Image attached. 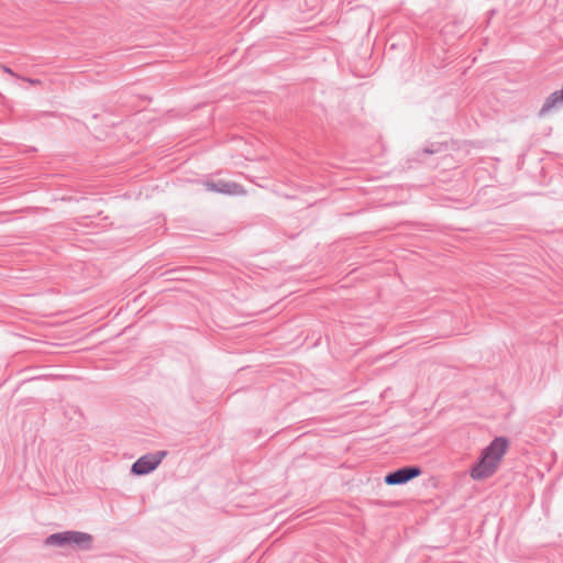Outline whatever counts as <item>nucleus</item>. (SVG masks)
<instances>
[{"instance_id":"nucleus-1","label":"nucleus","mask_w":563,"mask_h":563,"mask_svg":"<svg viewBox=\"0 0 563 563\" xmlns=\"http://www.w3.org/2000/svg\"><path fill=\"white\" fill-rule=\"evenodd\" d=\"M508 440L504 437L495 438L481 453L477 462L471 470V477L476 481L490 477L506 453Z\"/></svg>"},{"instance_id":"nucleus-2","label":"nucleus","mask_w":563,"mask_h":563,"mask_svg":"<svg viewBox=\"0 0 563 563\" xmlns=\"http://www.w3.org/2000/svg\"><path fill=\"white\" fill-rule=\"evenodd\" d=\"M92 537L81 531H63L48 536L44 540L46 547H68L77 545L80 549L88 550L91 548Z\"/></svg>"},{"instance_id":"nucleus-3","label":"nucleus","mask_w":563,"mask_h":563,"mask_svg":"<svg viewBox=\"0 0 563 563\" xmlns=\"http://www.w3.org/2000/svg\"><path fill=\"white\" fill-rule=\"evenodd\" d=\"M165 455V451H157L141 456L132 464L131 473L139 476L151 473L161 464Z\"/></svg>"},{"instance_id":"nucleus-4","label":"nucleus","mask_w":563,"mask_h":563,"mask_svg":"<svg viewBox=\"0 0 563 563\" xmlns=\"http://www.w3.org/2000/svg\"><path fill=\"white\" fill-rule=\"evenodd\" d=\"M422 474V470L417 465H409L400 467L396 471L388 473L385 476L384 482L389 486L395 485H404L410 482L411 479L420 476Z\"/></svg>"},{"instance_id":"nucleus-5","label":"nucleus","mask_w":563,"mask_h":563,"mask_svg":"<svg viewBox=\"0 0 563 563\" xmlns=\"http://www.w3.org/2000/svg\"><path fill=\"white\" fill-rule=\"evenodd\" d=\"M205 187L207 190L230 196H239L245 194L244 188L240 184L222 179L207 180L205 181Z\"/></svg>"},{"instance_id":"nucleus-6","label":"nucleus","mask_w":563,"mask_h":563,"mask_svg":"<svg viewBox=\"0 0 563 563\" xmlns=\"http://www.w3.org/2000/svg\"><path fill=\"white\" fill-rule=\"evenodd\" d=\"M445 150H446V145L444 143H435V144H431L430 146H426L422 150V152L424 154H435V153H440Z\"/></svg>"},{"instance_id":"nucleus-7","label":"nucleus","mask_w":563,"mask_h":563,"mask_svg":"<svg viewBox=\"0 0 563 563\" xmlns=\"http://www.w3.org/2000/svg\"><path fill=\"white\" fill-rule=\"evenodd\" d=\"M25 80L27 82H30L31 85H40L41 84L40 79L26 78Z\"/></svg>"},{"instance_id":"nucleus-8","label":"nucleus","mask_w":563,"mask_h":563,"mask_svg":"<svg viewBox=\"0 0 563 563\" xmlns=\"http://www.w3.org/2000/svg\"><path fill=\"white\" fill-rule=\"evenodd\" d=\"M4 70H5L7 73H9V74H12V75H13V73H12V70H11L10 68H7V67H5V68H4Z\"/></svg>"}]
</instances>
